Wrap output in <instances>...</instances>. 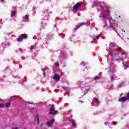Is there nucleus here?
<instances>
[{
    "instance_id": "4be33fe9",
    "label": "nucleus",
    "mask_w": 129,
    "mask_h": 129,
    "mask_svg": "<svg viewBox=\"0 0 129 129\" xmlns=\"http://www.w3.org/2000/svg\"><path fill=\"white\" fill-rule=\"evenodd\" d=\"M116 124H117V122L114 121V125H116Z\"/></svg>"
},
{
    "instance_id": "7c9ffc66",
    "label": "nucleus",
    "mask_w": 129,
    "mask_h": 129,
    "mask_svg": "<svg viewBox=\"0 0 129 129\" xmlns=\"http://www.w3.org/2000/svg\"><path fill=\"white\" fill-rule=\"evenodd\" d=\"M90 91V89H88V91Z\"/></svg>"
},
{
    "instance_id": "5701e85b",
    "label": "nucleus",
    "mask_w": 129,
    "mask_h": 129,
    "mask_svg": "<svg viewBox=\"0 0 129 129\" xmlns=\"http://www.w3.org/2000/svg\"><path fill=\"white\" fill-rule=\"evenodd\" d=\"M30 49L31 50H34V46H31Z\"/></svg>"
},
{
    "instance_id": "b1692460",
    "label": "nucleus",
    "mask_w": 129,
    "mask_h": 129,
    "mask_svg": "<svg viewBox=\"0 0 129 129\" xmlns=\"http://www.w3.org/2000/svg\"><path fill=\"white\" fill-rule=\"evenodd\" d=\"M125 67H128V63H125Z\"/></svg>"
},
{
    "instance_id": "7ed1b4c3",
    "label": "nucleus",
    "mask_w": 129,
    "mask_h": 129,
    "mask_svg": "<svg viewBox=\"0 0 129 129\" xmlns=\"http://www.w3.org/2000/svg\"><path fill=\"white\" fill-rule=\"evenodd\" d=\"M126 100H129V93L126 94V96L120 98L118 101L119 102H124Z\"/></svg>"
},
{
    "instance_id": "2f4dec72",
    "label": "nucleus",
    "mask_w": 129,
    "mask_h": 129,
    "mask_svg": "<svg viewBox=\"0 0 129 129\" xmlns=\"http://www.w3.org/2000/svg\"><path fill=\"white\" fill-rule=\"evenodd\" d=\"M83 102H84V101H81V103H83Z\"/></svg>"
},
{
    "instance_id": "f03ea898",
    "label": "nucleus",
    "mask_w": 129,
    "mask_h": 129,
    "mask_svg": "<svg viewBox=\"0 0 129 129\" xmlns=\"http://www.w3.org/2000/svg\"><path fill=\"white\" fill-rule=\"evenodd\" d=\"M28 38V34H23L19 36L17 39L18 42H22V40L24 39H27Z\"/></svg>"
},
{
    "instance_id": "c85d7f7f",
    "label": "nucleus",
    "mask_w": 129,
    "mask_h": 129,
    "mask_svg": "<svg viewBox=\"0 0 129 129\" xmlns=\"http://www.w3.org/2000/svg\"><path fill=\"white\" fill-rule=\"evenodd\" d=\"M62 58H65V54L62 56Z\"/></svg>"
},
{
    "instance_id": "9d476101",
    "label": "nucleus",
    "mask_w": 129,
    "mask_h": 129,
    "mask_svg": "<svg viewBox=\"0 0 129 129\" xmlns=\"http://www.w3.org/2000/svg\"><path fill=\"white\" fill-rule=\"evenodd\" d=\"M11 102H12V101L9 100L8 102L6 103L5 106L7 108H8V107L11 106Z\"/></svg>"
},
{
    "instance_id": "9b49d317",
    "label": "nucleus",
    "mask_w": 129,
    "mask_h": 129,
    "mask_svg": "<svg viewBox=\"0 0 129 129\" xmlns=\"http://www.w3.org/2000/svg\"><path fill=\"white\" fill-rule=\"evenodd\" d=\"M16 15V12H15L14 11H12L11 12V17H14V16H15Z\"/></svg>"
},
{
    "instance_id": "6e6552de",
    "label": "nucleus",
    "mask_w": 129,
    "mask_h": 129,
    "mask_svg": "<svg viewBox=\"0 0 129 129\" xmlns=\"http://www.w3.org/2000/svg\"><path fill=\"white\" fill-rule=\"evenodd\" d=\"M84 25H86L85 23H80L77 26V27L75 28V31H77L78 29H79L80 27H82V26H84Z\"/></svg>"
},
{
    "instance_id": "dca6fc26",
    "label": "nucleus",
    "mask_w": 129,
    "mask_h": 129,
    "mask_svg": "<svg viewBox=\"0 0 129 129\" xmlns=\"http://www.w3.org/2000/svg\"><path fill=\"white\" fill-rule=\"evenodd\" d=\"M99 37H100L99 35H98L95 38H94V39H93V41H95V40H97V39H99Z\"/></svg>"
},
{
    "instance_id": "2eb2a0df",
    "label": "nucleus",
    "mask_w": 129,
    "mask_h": 129,
    "mask_svg": "<svg viewBox=\"0 0 129 129\" xmlns=\"http://www.w3.org/2000/svg\"><path fill=\"white\" fill-rule=\"evenodd\" d=\"M95 101L96 103H97V104H99V100H98V98H96Z\"/></svg>"
},
{
    "instance_id": "4468645a",
    "label": "nucleus",
    "mask_w": 129,
    "mask_h": 129,
    "mask_svg": "<svg viewBox=\"0 0 129 129\" xmlns=\"http://www.w3.org/2000/svg\"><path fill=\"white\" fill-rule=\"evenodd\" d=\"M105 8L106 10H110L111 9V7L108 5H106Z\"/></svg>"
},
{
    "instance_id": "ddd939ff",
    "label": "nucleus",
    "mask_w": 129,
    "mask_h": 129,
    "mask_svg": "<svg viewBox=\"0 0 129 129\" xmlns=\"http://www.w3.org/2000/svg\"><path fill=\"white\" fill-rule=\"evenodd\" d=\"M71 122L72 123V125H73V127H75V120H71Z\"/></svg>"
},
{
    "instance_id": "f8f14e48",
    "label": "nucleus",
    "mask_w": 129,
    "mask_h": 129,
    "mask_svg": "<svg viewBox=\"0 0 129 129\" xmlns=\"http://www.w3.org/2000/svg\"><path fill=\"white\" fill-rule=\"evenodd\" d=\"M125 32V31H124V30H121L119 32V35H124V33Z\"/></svg>"
},
{
    "instance_id": "cd10ccee",
    "label": "nucleus",
    "mask_w": 129,
    "mask_h": 129,
    "mask_svg": "<svg viewBox=\"0 0 129 129\" xmlns=\"http://www.w3.org/2000/svg\"><path fill=\"white\" fill-rule=\"evenodd\" d=\"M87 94V92H85L83 96H84V95H86Z\"/></svg>"
},
{
    "instance_id": "aec40b11",
    "label": "nucleus",
    "mask_w": 129,
    "mask_h": 129,
    "mask_svg": "<svg viewBox=\"0 0 129 129\" xmlns=\"http://www.w3.org/2000/svg\"><path fill=\"white\" fill-rule=\"evenodd\" d=\"M114 76H111V77H110V79H111V80L112 81H113V78H114Z\"/></svg>"
},
{
    "instance_id": "a878e982",
    "label": "nucleus",
    "mask_w": 129,
    "mask_h": 129,
    "mask_svg": "<svg viewBox=\"0 0 129 129\" xmlns=\"http://www.w3.org/2000/svg\"><path fill=\"white\" fill-rule=\"evenodd\" d=\"M123 83H124V82H122V83H120V86H122V85H123Z\"/></svg>"
},
{
    "instance_id": "c756f323",
    "label": "nucleus",
    "mask_w": 129,
    "mask_h": 129,
    "mask_svg": "<svg viewBox=\"0 0 129 129\" xmlns=\"http://www.w3.org/2000/svg\"><path fill=\"white\" fill-rule=\"evenodd\" d=\"M1 2H5V0H1Z\"/></svg>"
},
{
    "instance_id": "20e7f679",
    "label": "nucleus",
    "mask_w": 129,
    "mask_h": 129,
    "mask_svg": "<svg viewBox=\"0 0 129 129\" xmlns=\"http://www.w3.org/2000/svg\"><path fill=\"white\" fill-rule=\"evenodd\" d=\"M103 17L107 18V19H109L110 17V11H104L102 12Z\"/></svg>"
},
{
    "instance_id": "412c9836",
    "label": "nucleus",
    "mask_w": 129,
    "mask_h": 129,
    "mask_svg": "<svg viewBox=\"0 0 129 129\" xmlns=\"http://www.w3.org/2000/svg\"><path fill=\"white\" fill-rule=\"evenodd\" d=\"M55 66H59V62H56L55 63Z\"/></svg>"
},
{
    "instance_id": "f257e3e1",
    "label": "nucleus",
    "mask_w": 129,
    "mask_h": 129,
    "mask_svg": "<svg viewBox=\"0 0 129 129\" xmlns=\"http://www.w3.org/2000/svg\"><path fill=\"white\" fill-rule=\"evenodd\" d=\"M58 113H59V112L58 110H55V107L54 105H52L50 108L49 114H52V115H55V114H58Z\"/></svg>"
},
{
    "instance_id": "6ab92c4d",
    "label": "nucleus",
    "mask_w": 129,
    "mask_h": 129,
    "mask_svg": "<svg viewBox=\"0 0 129 129\" xmlns=\"http://www.w3.org/2000/svg\"><path fill=\"white\" fill-rule=\"evenodd\" d=\"M25 20H28L29 19V16L28 15H25Z\"/></svg>"
},
{
    "instance_id": "0eeeda50",
    "label": "nucleus",
    "mask_w": 129,
    "mask_h": 129,
    "mask_svg": "<svg viewBox=\"0 0 129 129\" xmlns=\"http://www.w3.org/2000/svg\"><path fill=\"white\" fill-rule=\"evenodd\" d=\"M53 79L55 81H59L60 80V76L59 75H55L53 76Z\"/></svg>"
},
{
    "instance_id": "bb28decb",
    "label": "nucleus",
    "mask_w": 129,
    "mask_h": 129,
    "mask_svg": "<svg viewBox=\"0 0 129 129\" xmlns=\"http://www.w3.org/2000/svg\"><path fill=\"white\" fill-rule=\"evenodd\" d=\"M40 127H43V123L40 124Z\"/></svg>"
},
{
    "instance_id": "f3484780",
    "label": "nucleus",
    "mask_w": 129,
    "mask_h": 129,
    "mask_svg": "<svg viewBox=\"0 0 129 129\" xmlns=\"http://www.w3.org/2000/svg\"><path fill=\"white\" fill-rule=\"evenodd\" d=\"M41 71L43 72V74L44 76H45V70L41 69Z\"/></svg>"
},
{
    "instance_id": "a211bd4d",
    "label": "nucleus",
    "mask_w": 129,
    "mask_h": 129,
    "mask_svg": "<svg viewBox=\"0 0 129 129\" xmlns=\"http://www.w3.org/2000/svg\"><path fill=\"white\" fill-rule=\"evenodd\" d=\"M4 104L3 103H0V108L4 107Z\"/></svg>"
},
{
    "instance_id": "393cba45",
    "label": "nucleus",
    "mask_w": 129,
    "mask_h": 129,
    "mask_svg": "<svg viewBox=\"0 0 129 129\" xmlns=\"http://www.w3.org/2000/svg\"><path fill=\"white\" fill-rule=\"evenodd\" d=\"M95 79H99V77H95Z\"/></svg>"
},
{
    "instance_id": "1a4fd4ad",
    "label": "nucleus",
    "mask_w": 129,
    "mask_h": 129,
    "mask_svg": "<svg viewBox=\"0 0 129 129\" xmlns=\"http://www.w3.org/2000/svg\"><path fill=\"white\" fill-rule=\"evenodd\" d=\"M35 120L37 121L38 124H39V123L40 122V115L39 114H36Z\"/></svg>"
},
{
    "instance_id": "423d86ee",
    "label": "nucleus",
    "mask_w": 129,
    "mask_h": 129,
    "mask_svg": "<svg viewBox=\"0 0 129 129\" xmlns=\"http://www.w3.org/2000/svg\"><path fill=\"white\" fill-rule=\"evenodd\" d=\"M54 123V119H52L49 121L46 122L47 126L48 127L52 126V125Z\"/></svg>"
},
{
    "instance_id": "39448f33",
    "label": "nucleus",
    "mask_w": 129,
    "mask_h": 129,
    "mask_svg": "<svg viewBox=\"0 0 129 129\" xmlns=\"http://www.w3.org/2000/svg\"><path fill=\"white\" fill-rule=\"evenodd\" d=\"M80 7H81V4H80V3H78L74 6L73 10H74V11H76V10H78Z\"/></svg>"
}]
</instances>
